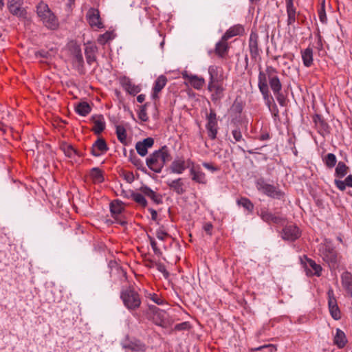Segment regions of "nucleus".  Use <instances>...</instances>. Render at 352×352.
<instances>
[{"label":"nucleus","instance_id":"nucleus-1","mask_svg":"<svg viewBox=\"0 0 352 352\" xmlns=\"http://www.w3.org/2000/svg\"><path fill=\"white\" fill-rule=\"evenodd\" d=\"M267 81L278 104L282 107H285L286 105V98L281 92L282 84L278 76L276 69L272 66H267L265 72L260 71L258 77L259 91L263 96L265 104L270 109L271 104L274 102V98L270 92Z\"/></svg>","mask_w":352,"mask_h":352},{"label":"nucleus","instance_id":"nucleus-2","mask_svg":"<svg viewBox=\"0 0 352 352\" xmlns=\"http://www.w3.org/2000/svg\"><path fill=\"white\" fill-rule=\"evenodd\" d=\"M171 160L168 148L163 146L159 150L155 151L150 154L146 160V166L155 173H161L163 167Z\"/></svg>","mask_w":352,"mask_h":352},{"label":"nucleus","instance_id":"nucleus-3","mask_svg":"<svg viewBox=\"0 0 352 352\" xmlns=\"http://www.w3.org/2000/svg\"><path fill=\"white\" fill-rule=\"evenodd\" d=\"M36 8L38 16L46 28L53 30L58 28V20L46 3L41 1Z\"/></svg>","mask_w":352,"mask_h":352},{"label":"nucleus","instance_id":"nucleus-4","mask_svg":"<svg viewBox=\"0 0 352 352\" xmlns=\"http://www.w3.org/2000/svg\"><path fill=\"white\" fill-rule=\"evenodd\" d=\"M256 186L258 191L271 198L281 199L285 196V193L281 190L274 185L267 184L263 178L256 180Z\"/></svg>","mask_w":352,"mask_h":352},{"label":"nucleus","instance_id":"nucleus-5","mask_svg":"<svg viewBox=\"0 0 352 352\" xmlns=\"http://www.w3.org/2000/svg\"><path fill=\"white\" fill-rule=\"evenodd\" d=\"M120 298L124 306L129 310H135L141 305V299L138 293L131 288L122 291Z\"/></svg>","mask_w":352,"mask_h":352},{"label":"nucleus","instance_id":"nucleus-6","mask_svg":"<svg viewBox=\"0 0 352 352\" xmlns=\"http://www.w3.org/2000/svg\"><path fill=\"white\" fill-rule=\"evenodd\" d=\"M322 258L328 263L331 269H336L339 266L340 258L336 250L331 245H325L322 251Z\"/></svg>","mask_w":352,"mask_h":352},{"label":"nucleus","instance_id":"nucleus-7","mask_svg":"<svg viewBox=\"0 0 352 352\" xmlns=\"http://www.w3.org/2000/svg\"><path fill=\"white\" fill-rule=\"evenodd\" d=\"M206 120L207 123L206 128L207 129L208 135L211 140H214L218 133L217 118L214 110L210 109L209 114L206 115Z\"/></svg>","mask_w":352,"mask_h":352},{"label":"nucleus","instance_id":"nucleus-8","mask_svg":"<svg viewBox=\"0 0 352 352\" xmlns=\"http://www.w3.org/2000/svg\"><path fill=\"white\" fill-rule=\"evenodd\" d=\"M123 210L124 208L122 201L117 200L111 203L110 211L111 215L115 219L116 222L121 226H125L126 224V221H124L121 216Z\"/></svg>","mask_w":352,"mask_h":352},{"label":"nucleus","instance_id":"nucleus-9","mask_svg":"<svg viewBox=\"0 0 352 352\" xmlns=\"http://www.w3.org/2000/svg\"><path fill=\"white\" fill-rule=\"evenodd\" d=\"M300 236V231L295 225L285 226L281 232V237L283 240L294 241Z\"/></svg>","mask_w":352,"mask_h":352},{"label":"nucleus","instance_id":"nucleus-10","mask_svg":"<svg viewBox=\"0 0 352 352\" xmlns=\"http://www.w3.org/2000/svg\"><path fill=\"white\" fill-rule=\"evenodd\" d=\"M327 295L328 305L331 316L333 319L338 320L341 318V313L338 306L337 300L334 296L333 291L332 289H329Z\"/></svg>","mask_w":352,"mask_h":352},{"label":"nucleus","instance_id":"nucleus-11","mask_svg":"<svg viewBox=\"0 0 352 352\" xmlns=\"http://www.w3.org/2000/svg\"><path fill=\"white\" fill-rule=\"evenodd\" d=\"M259 216L263 221L269 224L282 225L285 221L284 218L272 213L267 208H261Z\"/></svg>","mask_w":352,"mask_h":352},{"label":"nucleus","instance_id":"nucleus-12","mask_svg":"<svg viewBox=\"0 0 352 352\" xmlns=\"http://www.w3.org/2000/svg\"><path fill=\"white\" fill-rule=\"evenodd\" d=\"M86 17L89 24L92 28H101L103 27L100 16V12L98 9L90 8L87 12Z\"/></svg>","mask_w":352,"mask_h":352},{"label":"nucleus","instance_id":"nucleus-13","mask_svg":"<svg viewBox=\"0 0 352 352\" xmlns=\"http://www.w3.org/2000/svg\"><path fill=\"white\" fill-rule=\"evenodd\" d=\"M192 161L188 160H175L170 166V172L173 173L182 174L186 168H190Z\"/></svg>","mask_w":352,"mask_h":352},{"label":"nucleus","instance_id":"nucleus-14","mask_svg":"<svg viewBox=\"0 0 352 352\" xmlns=\"http://www.w3.org/2000/svg\"><path fill=\"white\" fill-rule=\"evenodd\" d=\"M72 54L74 66L80 74H84V60L80 48L78 46L74 47L72 50Z\"/></svg>","mask_w":352,"mask_h":352},{"label":"nucleus","instance_id":"nucleus-15","mask_svg":"<svg viewBox=\"0 0 352 352\" xmlns=\"http://www.w3.org/2000/svg\"><path fill=\"white\" fill-rule=\"evenodd\" d=\"M190 174L192 176V181L199 184H206L207 179L205 173L201 170L200 166L199 165L195 166L193 162L190 167Z\"/></svg>","mask_w":352,"mask_h":352},{"label":"nucleus","instance_id":"nucleus-16","mask_svg":"<svg viewBox=\"0 0 352 352\" xmlns=\"http://www.w3.org/2000/svg\"><path fill=\"white\" fill-rule=\"evenodd\" d=\"M154 144V139L148 137L142 141H139L135 144V149L137 153L142 157L146 156L148 153V149L151 148Z\"/></svg>","mask_w":352,"mask_h":352},{"label":"nucleus","instance_id":"nucleus-17","mask_svg":"<svg viewBox=\"0 0 352 352\" xmlns=\"http://www.w3.org/2000/svg\"><path fill=\"white\" fill-rule=\"evenodd\" d=\"M249 48L252 59H256L259 56L258 35L255 32H252L249 39Z\"/></svg>","mask_w":352,"mask_h":352},{"label":"nucleus","instance_id":"nucleus-18","mask_svg":"<svg viewBox=\"0 0 352 352\" xmlns=\"http://www.w3.org/2000/svg\"><path fill=\"white\" fill-rule=\"evenodd\" d=\"M109 150V147L104 139L99 138L93 144L91 149V154L95 157H98L101 154L106 153Z\"/></svg>","mask_w":352,"mask_h":352},{"label":"nucleus","instance_id":"nucleus-19","mask_svg":"<svg viewBox=\"0 0 352 352\" xmlns=\"http://www.w3.org/2000/svg\"><path fill=\"white\" fill-rule=\"evenodd\" d=\"M122 346L133 352H145L147 349V346L140 340H130L128 343L124 344Z\"/></svg>","mask_w":352,"mask_h":352},{"label":"nucleus","instance_id":"nucleus-20","mask_svg":"<svg viewBox=\"0 0 352 352\" xmlns=\"http://www.w3.org/2000/svg\"><path fill=\"white\" fill-rule=\"evenodd\" d=\"M120 82L124 89L131 95H136L141 91V88L138 85L133 84L131 79L128 77H123L120 80Z\"/></svg>","mask_w":352,"mask_h":352},{"label":"nucleus","instance_id":"nucleus-21","mask_svg":"<svg viewBox=\"0 0 352 352\" xmlns=\"http://www.w3.org/2000/svg\"><path fill=\"white\" fill-rule=\"evenodd\" d=\"M245 32L244 27L241 24H236L230 27L223 35V40H228L235 36L243 35Z\"/></svg>","mask_w":352,"mask_h":352},{"label":"nucleus","instance_id":"nucleus-22","mask_svg":"<svg viewBox=\"0 0 352 352\" xmlns=\"http://www.w3.org/2000/svg\"><path fill=\"white\" fill-rule=\"evenodd\" d=\"M91 120L94 122L92 131L96 135H100L105 129V122L102 115L93 116Z\"/></svg>","mask_w":352,"mask_h":352},{"label":"nucleus","instance_id":"nucleus-23","mask_svg":"<svg viewBox=\"0 0 352 352\" xmlns=\"http://www.w3.org/2000/svg\"><path fill=\"white\" fill-rule=\"evenodd\" d=\"M227 41L223 40L222 36L215 45L214 52L220 58H224L228 52L229 46Z\"/></svg>","mask_w":352,"mask_h":352},{"label":"nucleus","instance_id":"nucleus-24","mask_svg":"<svg viewBox=\"0 0 352 352\" xmlns=\"http://www.w3.org/2000/svg\"><path fill=\"white\" fill-rule=\"evenodd\" d=\"M167 83V78L164 76H160L156 80L153 88L152 96L153 98H158V94L162 90Z\"/></svg>","mask_w":352,"mask_h":352},{"label":"nucleus","instance_id":"nucleus-25","mask_svg":"<svg viewBox=\"0 0 352 352\" xmlns=\"http://www.w3.org/2000/svg\"><path fill=\"white\" fill-rule=\"evenodd\" d=\"M342 285L348 295L352 296V274L345 272L341 276Z\"/></svg>","mask_w":352,"mask_h":352},{"label":"nucleus","instance_id":"nucleus-26","mask_svg":"<svg viewBox=\"0 0 352 352\" xmlns=\"http://www.w3.org/2000/svg\"><path fill=\"white\" fill-rule=\"evenodd\" d=\"M168 187L173 190L177 195H182L185 192V189L183 186L184 184L182 182V178H178L175 180L168 181L166 182Z\"/></svg>","mask_w":352,"mask_h":352},{"label":"nucleus","instance_id":"nucleus-27","mask_svg":"<svg viewBox=\"0 0 352 352\" xmlns=\"http://www.w3.org/2000/svg\"><path fill=\"white\" fill-rule=\"evenodd\" d=\"M129 160L138 169L144 173L147 170L144 166L143 162L135 155L134 151L131 149L129 152Z\"/></svg>","mask_w":352,"mask_h":352},{"label":"nucleus","instance_id":"nucleus-28","mask_svg":"<svg viewBox=\"0 0 352 352\" xmlns=\"http://www.w3.org/2000/svg\"><path fill=\"white\" fill-rule=\"evenodd\" d=\"M151 309L155 311L153 317V320L155 324L160 326H164L166 320V313L163 310H160L156 307H151Z\"/></svg>","mask_w":352,"mask_h":352},{"label":"nucleus","instance_id":"nucleus-29","mask_svg":"<svg viewBox=\"0 0 352 352\" xmlns=\"http://www.w3.org/2000/svg\"><path fill=\"white\" fill-rule=\"evenodd\" d=\"M334 344L339 348L342 349L344 347L347 342V340L344 331L340 329H336V333L334 337Z\"/></svg>","mask_w":352,"mask_h":352},{"label":"nucleus","instance_id":"nucleus-30","mask_svg":"<svg viewBox=\"0 0 352 352\" xmlns=\"http://www.w3.org/2000/svg\"><path fill=\"white\" fill-rule=\"evenodd\" d=\"M140 190L142 194L151 198L155 203L159 204L162 203V199L160 198L151 188L147 186L140 187Z\"/></svg>","mask_w":352,"mask_h":352},{"label":"nucleus","instance_id":"nucleus-31","mask_svg":"<svg viewBox=\"0 0 352 352\" xmlns=\"http://www.w3.org/2000/svg\"><path fill=\"white\" fill-rule=\"evenodd\" d=\"M301 56L303 64L305 67H310L313 63V50L307 47L301 52Z\"/></svg>","mask_w":352,"mask_h":352},{"label":"nucleus","instance_id":"nucleus-32","mask_svg":"<svg viewBox=\"0 0 352 352\" xmlns=\"http://www.w3.org/2000/svg\"><path fill=\"white\" fill-rule=\"evenodd\" d=\"M89 176L95 184H100L104 182L102 171L99 168H91Z\"/></svg>","mask_w":352,"mask_h":352},{"label":"nucleus","instance_id":"nucleus-33","mask_svg":"<svg viewBox=\"0 0 352 352\" xmlns=\"http://www.w3.org/2000/svg\"><path fill=\"white\" fill-rule=\"evenodd\" d=\"M91 110V107L87 102H80L75 107L76 112L81 116H87Z\"/></svg>","mask_w":352,"mask_h":352},{"label":"nucleus","instance_id":"nucleus-34","mask_svg":"<svg viewBox=\"0 0 352 352\" xmlns=\"http://www.w3.org/2000/svg\"><path fill=\"white\" fill-rule=\"evenodd\" d=\"M96 47L94 45L87 46L85 50L87 63L91 65L96 60L95 53L96 52Z\"/></svg>","mask_w":352,"mask_h":352},{"label":"nucleus","instance_id":"nucleus-35","mask_svg":"<svg viewBox=\"0 0 352 352\" xmlns=\"http://www.w3.org/2000/svg\"><path fill=\"white\" fill-rule=\"evenodd\" d=\"M306 260V267H310L314 271L311 272V274L320 276L321 275L322 267L311 258H307Z\"/></svg>","mask_w":352,"mask_h":352},{"label":"nucleus","instance_id":"nucleus-36","mask_svg":"<svg viewBox=\"0 0 352 352\" xmlns=\"http://www.w3.org/2000/svg\"><path fill=\"white\" fill-rule=\"evenodd\" d=\"M349 167L343 162H339L335 170V176L339 179L343 178L348 173Z\"/></svg>","mask_w":352,"mask_h":352},{"label":"nucleus","instance_id":"nucleus-37","mask_svg":"<svg viewBox=\"0 0 352 352\" xmlns=\"http://www.w3.org/2000/svg\"><path fill=\"white\" fill-rule=\"evenodd\" d=\"M236 204L238 206L243 207L250 213H252L254 210V206L253 203L247 197L240 198L236 201Z\"/></svg>","mask_w":352,"mask_h":352},{"label":"nucleus","instance_id":"nucleus-38","mask_svg":"<svg viewBox=\"0 0 352 352\" xmlns=\"http://www.w3.org/2000/svg\"><path fill=\"white\" fill-rule=\"evenodd\" d=\"M116 133L118 140L123 144H126V131L122 125H117Z\"/></svg>","mask_w":352,"mask_h":352},{"label":"nucleus","instance_id":"nucleus-39","mask_svg":"<svg viewBox=\"0 0 352 352\" xmlns=\"http://www.w3.org/2000/svg\"><path fill=\"white\" fill-rule=\"evenodd\" d=\"M323 162L328 168H333L336 164L337 158L333 153H328L323 157Z\"/></svg>","mask_w":352,"mask_h":352},{"label":"nucleus","instance_id":"nucleus-40","mask_svg":"<svg viewBox=\"0 0 352 352\" xmlns=\"http://www.w3.org/2000/svg\"><path fill=\"white\" fill-rule=\"evenodd\" d=\"M61 149L68 157H72L75 155H80L79 152L71 144H63L61 146Z\"/></svg>","mask_w":352,"mask_h":352},{"label":"nucleus","instance_id":"nucleus-41","mask_svg":"<svg viewBox=\"0 0 352 352\" xmlns=\"http://www.w3.org/2000/svg\"><path fill=\"white\" fill-rule=\"evenodd\" d=\"M286 10L287 14V23L288 25H291L294 23L296 20V9L295 7L286 8Z\"/></svg>","mask_w":352,"mask_h":352},{"label":"nucleus","instance_id":"nucleus-42","mask_svg":"<svg viewBox=\"0 0 352 352\" xmlns=\"http://www.w3.org/2000/svg\"><path fill=\"white\" fill-rule=\"evenodd\" d=\"M189 81L192 86L197 89H201L205 82L204 78H199L197 76H190Z\"/></svg>","mask_w":352,"mask_h":352},{"label":"nucleus","instance_id":"nucleus-43","mask_svg":"<svg viewBox=\"0 0 352 352\" xmlns=\"http://www.w3.org/2000/svg\"><path fill=\"white\" fill-rule=\"evenodd\" d=\"M223 91L224 89L221 85H217L214 91H213L214 93L211 96V100L214 102L219 100L223 96Z\"/></svg>","mask_w":352,"mask_h":352},{"label":"nucleus","instance_id":"nucleus-44","mask_svg":"<svg viewBox=\"0 0 352 352\" xmlns=\"http://www.w3.org/2000/svg\"><path fill=\"white\" fill-rule=\"evenodd\" d=\"M314 121L318 127H320L321 129L324 131H327V129L329 128L328 124L325 122L323 118L318 114H316L314 117Z\"/></svg>","mask_w":352,"mask_h":352},{"label":"nucleus","instance_id":"nucleus-45","mask_svg":"<svg viewBox=\"0 0 352 352\" xmlns=\"http://www.w3.org/2000/svg\"><path fill=\"white\" fill-rule=\"evenodd\" d=\"M132 199L142 207L147 206V201L141 193L134 192L133 194H132Z\"/></svg>","mask_w":352,"mask_h":352},{"label":"nucleus","instance_id":"nucleus-46","mask_svg":"<svg viewBox=\"0 0 352 352\" xmlns=\"http://www.w3.org/2000/svg\"><path fill=\"white\" fill-rule=\"evenodd\" d=\"M10 13L16 16H24L25 11L23 8H22L20 5L12 6L11 7L8 8Z\"/></svg>","mask_w":352,"mask_h":352},{"label":"nucleus","instance_id":"nucleus-47","mask_svg":"<svg viewBox=\"0 0 352 352\" xmlns=\"http://www.w3.org/2000/svg\"><path fill=\"white\" fill-rule=\"evenodd\" d=\"M219 67L216 65H211L208 68V74L210 75V80L212 81H219L218 75Z\"/></svg>","mask_w":352,"mask_h":352},{"label":"nucleus","instance_id":"nucleus-48","mask_svg":"<svg viewBox=\"0 0 352 352\" xmlns=\"http://www.w3.org/2000/svg\"><path fill=\"white\" fill-rule=\"evenodd\" d=\"M232 135L233 136V138L234 139V141L230 140L231 142L233 144L236 142H239L241 141H244V139L243 138L241 132L239 129H234L232 131Z\"/></svg>","mask_w":352,"mask_h":352},{"label":"nucleus","instance_id":"nucleus-49","mask_svg":"<svg viewBox=\"0 0 352 352\" xmlns=\"http://www.w3.org/2000/svg\"><path fill=\"white\" fill-rule=\"evenodd\" d=\"M112 39L111 33L107 32L100 35L98 38V42L101 44H105L107 42Z\"/></svg>","mask_w":352,"mask_h":352},{"label":"nucleus","instance_id":"nucleus-50","mask_svg":"<svg viewBox=\"0 0 352 352\" xmlns=\"http://www.w3.org/2000/svg\"><path fill=\"white\" fill-rule=\"evenodd\" d=\"M154 265L156 267V269L162 273L165 278H167L169 276V273L166 269V266L162 263H155Z\"/></svg>","mask_w":352,"mask_h":352},{"label":"nucleus","instance_id":"nucleus-51","mask_svg":"<svg viewBox=\"0 0 352 352\" xmlns=\"http://www.w3.org/2000/svg\"><path fill=\"white\" fill-rule=\"evenodd\" d=\"M168 236V233L164 229V227L162 226L156 231V236L160 240H164L166 237Z\"/></svg>","mask_w":352,"mask_h":352},{"label":"nucleus","instance_id":"nucleus-52","mask_svg":"<svg viewBox=\"0 0 352 352\" xmlns=\"http://www.w3.org/2000/svg\"><path fill=\"white\" fill-rule=\"evenodd\" d=\"M146 104L141 106V109L138 113V118L142 121H144V122H146L148 120V116H147V113L146 111Z\"/></svg>","mask_w":352,"mask_h":352},{"label":"nucleus","instance_id":"nucleus-53","mask_svg":"<svg viewBox=\"0 0 352 352\" xmlns=\"http://www.w3.org/2000/svg\"><path fill=\"white\" fill-rule=\"evenodd\" d=\"M148 297L150 298L157 305H163L165 303V300L156 294H149Z\"/></svg>","mask_w":352,"mask_h":352},{"label":"nucleus","instance_id":"nucleus-54","mask_svg":"<svg viewBox=\"0 0 352 352\" xmlns=\"http://www.w3.org/2000/svg\"><path fill=\"white\" fill-rule=\"evenodd\" d=\"M318 16H319L320 21L322 23H327V15H326V12H325V10H324V6H322L320 8V10H318Z\"/></svg>","mask_w":352,"mask_h":352},{"label":"nucleus","instance_id":"nucleus-55","mask_svg":"<svg viewBox=\"0 0 352 352\" xmlns=\"http://www.w3.org/2000/svg\"><path fill=\"white\" fill-rule=\"evenodd\" d=\"M232 109L236 113H241L243 111L241 102L236 100L232 104Z\"/></svg>","mask_w":352,"mask_h":352},{"label":"nucleus","instance_id":"nucleus-56","mask_svg":"<svg viewBox=\"0 0 352 352\" xmlns=\"http://www.w3.org/2000/svg\"><path fill=\"white\" fill-rule=\"evenodd\" d=\"M264 349H267L269 352H276V347L272 344H266V345L261 346L255 348L252 350L253 351H261Z\"/></svg>","mask_w":352,"mask_h":352},{"label":"nucleus","instance_id":"nucleus-57","mask_svg":"<svg viewBox=\"0 0 352 352\" xmlns=\"http://www.w3.org/2000/svg\"><path fill=\"white\" fill-rule=\"evenodd\" d=\"M35 56L36 57H41L43 58L48 59L51 56V54L48 51L42 50L36 52L35 53Z\"/></svg>","mask_w":352,"mask_h":352},{"label":"nucleus","instance_id":"nucleus-58","mask_svg":"<svg viewBox=\"0 0 352 352\" xmlns=\"http://www.w3.org/2000/svg\"><path fill=\"white\" fill-rule=\"evenodd\" d=\"M334 184L336 186V187L340 190H342V191L346 189V186H347L346 184L345 181H342V180H340V179H335L334 180Z\"/></svg>","mask_w":352,"mask_h":352},{"label":"nucleus","instance_id":"nucleus-59","mask_svg":"<svg viewBox=\"0 0 352 352\" xmlns=\"http://www.w3.org/2000/svg\"><path fill=\"white\" fill-rule=\"evenodd\" d=\"M190 327V324L187 322H184L175 325V329L178 331L186 330Z\"/></svg>","mask_w":352,"mask_h":352},{"label":"nucleus","instance_id":"nucleus-60","mask_svg":"<svg viewBox=\"0 0 352 352\" xmlns=\"http://www.w3.org/2000/svg\"><path fill=\"white\" fill-rule=\"evenodd\" d=\"M204 167H205L206 169L215 172L219 170V168L216 166H214L212 164L208 163V162H204L203 163Z\"/></svg>","mask_w":352,"mask_h":352},{"label":"nucleus","instance_id":"nucleus-61","mask_svg":"<svg viewBox=\"0 0 352 352\" xmlns=\"http://www.w3.org/2000/svg\"><path fill=\"white\" fill-rule=\"evenodd\" d=\"M133 192H134V191H133L131 190H122V192H121V195L127 199H129V198L132 199V194H133Z\"/></svg>","mask_w":352,"mask_h":352},{"label":"nucleus","instance_id":"nucleus-62","mask_svg":"<svg viewBox=\"0 0 352 352\" xmlns=\"http://www.w3.org/2000/svg\"><path fill=\"white\" fill-rule=\"evenodd\" d=\"M217 85H219L218 81H212L210 80L208 89L210 91H214L215 87H217Z\"/></svg>","mask_w":352,"mask_h":352},{"label":"nucleus","instance_id":"nucleus-63","mask_svg":"<svg viewBox=\"0 0 352 352\" xmlns=\"http://www.w3.org/2000/svg\"><path fill=\"white\" fill-rule=\"evenodd\" d=\"M212 229V225L210 223H206L204 226V230L205 232L208 234H211V230Z\"/></svg>","mask_w":352,"mask_h":352},{"label":"nucleus","instance_id":"nucleus-64","mask_svg":"<svg viewBox=\"0 0 352 352\" xmlns=\"http://www.w3.org/2000/svg\"><path fill=\"white\" fill-rule=\"evenodd\" d=\"M344 181L347 186L352 188V175H348Z\"/></svg>","mask_w":352,"mask_h":352}]
</instances>
